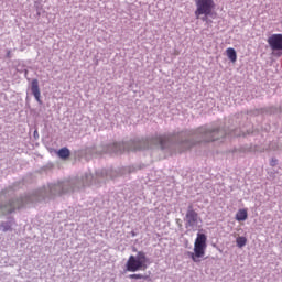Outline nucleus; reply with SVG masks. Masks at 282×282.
Wrapping results in <instances>:
<instances>
[{
  "label": "nucleus",
  "mask_w": 282,
  "mask_h": 282,
  "mask_svg": "<svg viewBox=\"0 0 282 282\" xmlns=\"http://www.w3.org/2000/svg\"><path fill=\"white\" fill-rule=\"evenodd\" d=\"M196 10L194 12L196 19H200L203 23H206L208 19H216L217 13L215 11V0H195Z\"/></svg>",
  "instance_id": "f257e3e1"
},
{
  "label": "nucleus",
  "mask_w": 282,
  "mask_h": 282,
  "mask_svg": "<svg viewBox=\"0 0 282 282\" xmlns=\"http://www.w3.org/2000/svg\"><path fill=\"white\" fill-rule=\"evenodd\" d=\"M149 258H147V253L139 251L137 256H130L126 268L128 272H138L140 270H147L149 268Z\"/></svg>",
  "instance_id": "f03ea898"
},
{
  "label": "nucleus",
  "mask_w": 282,
  "mask_h": 282,
  "mask_svg": "<svg viewBox=\"0 0 282 282\" xmlns=\"http://www.w3.org/2000/svg\"><path fill=\"white\" fill-rule=\"evenodd\" d=\"M206 241H208V238L205 236V234H197V237L194 242V252L189 253V257L194 263H199L203 257L206 256Z\"/></svg>",
  "instance_id": "7ed1b4c3"
},
{
  "label": "nucleus",
  "mask_w": 282,
  "mask_h": 282,
  "mask_svg": "<svg viewBox=\"0 0 282 282\" xmlns=\"http://www.w3.org/2000/svg\"><path fill=\"white\" fill-rule=\"evenodd\" d=\"M267 43L272 52L271 53L272 56H274L275 58H281V56H282V33L271 34L268 37Z\"/></svg>",
  "instance_id": "20e7f679"
},
{
  "label": "nucleus",
  "mask_w": 282,
  "mask_h": 282,
  "mask_svg": "<svg viewBox=\"0 0 282 282\" xmlns=\"http://www.w3.org/2000/svg\"><path fill=\"white\" fill-rule=\"evenodd\" d=\"M199 223H202L199 214L195 212L193 205H189L185 215V228L187 230H197Z\"/></svg>",
  "instance_id": "39448f33"
},
{
  "label": "nucleus",
  "mask_w": 282,
  "mask_h": 282,
  "mask_svg": "<svg viewBox=\"0 0 282 282\" xmlns=\"http://www.w3.org/2000/svg\"><path fill=\"white\" fill-rule=\"evenodd\" d=\"M198 131L204 135V138H209L206 142H215L219 138H224L226 132L224 130H207L206 128H199Z\"/></svg>",
  "instance_id": "423d86ee"
},
{
  "label": "nucleus",
  "mask_w": 282,
  "mask_h": 282,
  "mask_svg": "<svg viewBox=\"0 0 282 282\" xmlns=\"http://www.w3.org/2000/svg\"><path fill=\"white\" fill-rule=\"evenodd\" d=\"M31 94L34 96L35 100H37L40 105L43 104L41 101V88L39 87V79H33L31 82Z\"/></svg>",
  "instance_id": "0eeeda50"
},
{
  "label": "nucleus",
  "mask_w": 282,
  "mask_h": 282,
  "mask_svg": "<svg viewBox=\"0 0 282 282\" xmlns=\"http://www.w3.org/2000/svg\"><path fill=\"white\" fill-rule=\"evenodd\" d=\"M17 206H19V200H13L3 207L4 209H2V213L4 215L14 213V210H17Z\"/></svg>",
  "instance_id": "6e6552de"
},
{
  "label": "nucleus",
  "mask_w": 282,
  "mask_h": 282,
  "mask_svg": "<svg viewBox=\"0 0 282 282\" xmlns=\"http://www.w3.org/2000/svg\"><path fill=\"white\" fill-rule=\"evenodd\" d=\"M248 219V209L242 208L236 213V221H246Z\"/></svg>",
  "instance_id": "1a4fd4ad"
},
{
  "label": "nucleus",
  "mask_w": 282,
  "mask_h": 282,
  "mask_svg": "<svg viewBox=\"0 0 282 282\" xmlns=\"http://www.w3.org/2000/svg\"><path fill=\"white\" fill-rule=\"evenodd\" d=\"M226 54L231 63H237V51L234 47L227 48Z\"/></svg>",
  "instance_id": "9d476101"
},
{
  "label": "nucleus",
  "mask_w": 282,
  "mask_h": 282,
  "mask_svg": "<svg viewBox=\"0 0 282 282\" xmlns=\"http://www.w3.org/2000/svg\"><path fill=\"white\" fill-rule=\"evenodd\" d=\"M154 143L160 144L161 149H166V144H169V137L166 135L158 137Z\"/></svg>",
  "instance_id": "9b49d317"
},
{
  "label": "nucleus",
  "mask_w": 282,
  "mask_h": 282,
  "mask_svg": "<svg viewBox=\"0 0 282 282\" xmlns=\"http://www.w3.org/2000/svg\"><path fill=\"white\" fill-rule=\"evenodd\" d=\"M57 155L61 160H67L72 155V152L67 148H62L57 151Z\"/></svg>",
  "instance_id": "f8f14e48"
},
{
  "label": "nucleus",
  "mask_w": 282,
  "mask_h": 282,
  "mask_svg": "<svg viewBox=\"0 0 282 282\" xmlns=\"http://www.w3.org/2000/svg\"><path fill=\"white\" fill-rule=\"evenodd\" d=\"M15 69L18 74H24L25 78H28V68H25V65L21 64V62L18 63Z\"/></svg>",
  "instance_id": "ddd939ff"
},
{
  "label": "nucleus",
  "mask_w": 282,
  "mask_h": 282,
  "mask_svg": "<svg viewBox=\"0 0 282 282\" xmlns=\"http://www.w3.org/2000/svg\"><path fill=\"white\" fill-rule=\"evenodd\" d=\"M246 243H248V238L243 236H239L238 238H236V246H238L239 248H243Z\"/></svg>",
  "instance_id": "4468645a"
},
{
  "label": "nucleus",
  "mask_w": 282,
  "mask_h": 282,
  "mask_svg": "<svg viewBox=\"0 0 282 282\" xmlns=\"http://www.w3.org/2000/svg\"><path fill=\"white\" fill-rule=\"evenodd\" d=\"M129 279H135V280L143 279V281H147L148 276L143 275V274H140V273H134V274H130Z\"/></svg>",
  "instance_id": "2eb2a0df"
},
{
  "label": "nucleus",
  "mask_w": 282,
  "mask_h": 282,
  "mask_svg": "<svg viewBox=\"0 0 282 282\" xmlns=\"http://www.w3.org/2000/svg\"><path fill=\"white\" fill-rule=\"evenodd\" d=\"M113 148L116 149V153H118V149L120 153H124V151H122V149H124V143H115Z\"/></svg>",
  "instance_id": "dca6fc26"
},
{
  "label": "nucleus",
  "mask_w": 282,
  "mask_h": 282,
  "mask_svg": "<svg viewBox=\"0 0 282 282\" xmlns=\"http://www.w3.org/2000/svg\"><path fill=\"white\" fill-rule=\"evenodd\" d=\"M129 89H130V91H138L137 90V88H138V84H135V82L134 80H132V82H130V84H129Z\"/></svg>",
  "instance_id": "f3484780"
},
{
  "label": "nucleus",
  "mask_w": 282,
  "mask_h": 282,
  "mask_svg": "<svg viewBox=\"0 0 282 282\" xmlns=\"http://www.w3.org/2000/svg\"><path fill=\"white\" fill-rule=\"evenodd\" d=\"M13 54H12V51L11 50H6V56L4 58H12Z\"/></svg>",
  "instance_id": "a211bd4d"
},
{
  "label": "nucleus",
  "mask_w": 282,
  "mask_h": 282,
  "mask_svg": "<svg viewBox=\"0 0 282 282\" xmlns=\"http://www.w3.org/2000/svg\"><path fill=\"white\" fill-rule=\"evenodd\" d=\"M205 23L210 28L213 25V18H209Z\"/></svg>",
  "instance_id": "6ab92c4d"
},
{
  "label": "nucleus",
  "mask_w": 282,
  "mask_h": 282,
  "mask_svg": "<svg viewBox=\"0 0 282 282\" xmlns=\"http://www.w3.org/2000/svg\"><path fill=\"white\" fill-rule=\"evenodd\" d=\"M34 7L36 8L37 17H41V11H39V2H35Z\"/></svg>",
  "instance_id": "aec40b11"
},
{
  "label": "nucleus",
  "mask_w": 282,
  "mask_h": 282,
  "mask_svg": "<svg viewBox=\"0 0 282 282\" xmlns=\"http://www.w3.org/2000/svg\"><path fill=\"white\" fill-rule=\"evenodd\" d=\"M270 164H271L272 166H276V159H272V160L270 161Z\"/></svg>",
  "instance_id": "412c9836"
}]
</instances>
